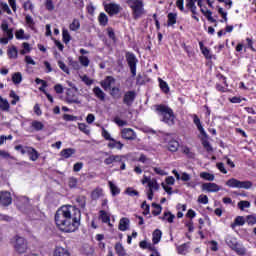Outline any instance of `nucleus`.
<instances>
[{"label": "nucleus", "instance_id": "21", "mask_svg": "<svg viewBox=\"0 0 256 256\" xmlns=\"http://www.w3.org/2000/svg\"><path fill=\"white\" fill-rule=\"evenodd\" d=\"M108 147L109 149H118L121 151V149H123V143L112 138L108 143Z\"/></svg>", "mask_w": 256, "mask_h": 256}, {"label": "nucleus", "instance_id": "51", "mask_svg": "<svg viewBox=\"0 0 256 256\" xmlns=\"http://www.w3.org/2000/svg\"><path fill=\"white\" fill-rule=\"evenodd\" d=\"M62 37H63L64 43H66V44L69 43V41H71V34H69V30L63 29Z\"/></svg>", "mask_w": 256, "mask_h": 256}, {"label": "nucleus", "instance_id": "30", "mask_svg": "<svg viewBox=\"0 0 256 256\" xmlns=\"http://www.w3.org/2000/svg\"><path fill=\"white\" fill-rule=\"evenodd\" d=\"M243 225H245V218L243 216H237L234 223L231 224V227L235 229V227H241Z\"/></svg>", "mask_w": 256, "mask_h": 256}, {"label": "nucleus", "instance_id": "28", "mask_svg": "<svg viewBox=\"0 0 256 256\" xmlns=\"http://www.w3.org/2000/svg\"><path fill=\"white\" fill-rule=\"evenodd\" d=\"M98 21L102 27H106V25L109 23V17L105 12H101L98 16Z\"/></svg>", "mask_w": 256, "mask_h": 256}, {"label": "nucleus", "instance_id": "50", "mask_svg": "<svg viewBox=\"0 0 256 256\" xmlns=\"http://www.w3.org/2000/svg\"><path fill=\"white\" fill-rule=\"evenodd\" d=\"M152 208H153L152 215H154L155 217H157V215H161V211H162L161 205L153 203Z\"/></svg>", "mask_w": 256, "mask_h": 256}, {"label": "nucleus", "instance_id": "45", "mask_svg": "<svg viewBox=\"0 0 256 256\" xmlns=\"http://www.w3.org/2000/svg\"><path fill=\"white\" fill-rule=\"evenodd\" d=\"M110 95L114 99H119L121 97V89H119V87H112Z\"/></svg>", "mask_w": 256, "mask_h": 256}, {"label": "nucleus", "instance_id": "38", "mask_svg": "<svg viewBox=\"0 0 256 256\" xmlns=\"http://www.w3.org/2000/svg\"><path fill=\"white\" fill-rule=\"evenodd\" d=\"M115 251H116L117 255H119V256L127 255V252L125 251V248L123 247V244H121V243H117L115 245Z\"/></svg>", "mask_w": 256, "mask_h": 256}, {"label": "nucleus", "instance_id": "16", "mask_svg": "<svg viewBox=\"0 0 256 256\" xmlns=\"http://www.w3.org/2000/svg\"><path fill=\"white\" fill-rule=\"evenodd\" d=\"M113 85H115V78H113V76H108L101 82V87H103L105 91L111 89Z\"/></svg>", "mask_w": 256, "mask_h": 256}, {"label": "nucleus", "instance_id": "39", "mask_svg": "<svg viewBox=\"0 0 256 256\" xmlns=\"http://www.w3.org/2000/svg\"><path fill=\"white\" fill-rule=\"evenodd\" d=\"M226 244L230 249H233L238 243H237V238L232 237V236H227L226 237Z\"/></svg>", "mask_w": 256, "mask_h": 256}, {"label": "nucleus", "instance_id": "12", "mask_svg": "<svg viewBox=\"0 0 256 256\" xmlns=\"http://www.w3.org/2000/svg\"><path fill=\"white\" fill-rule=\"evenodd\" d=\"M12 202H13V199L11 198V193L7 191L0 192V205L7 207L11 205Z\"/></svg>", "mask_w": 256, "mask_h": 256}, {"label": "nucleus", "instance_id": "55", "mask_svg": "<svg viewBox=\"0 0 256 256\" xmlns=\"http://www.w3.org/2000/svg\"><path fill=\"white\" fill-rule=\"evenodd\" d=\"M159 85H160V89L164 93H167L169 91V85L167 84V82L163 81L161 78L159 79Z\"/></svg>", "mask_w": 256, "mask_h": 256}, {"label": "nucleus", "instance_id": "9", "mask_svg": "<svg viewBox=\"0 0 256 256\" xmlns=\"http://www.w3.org/2000/svg\"><path fill=\"white\" fill-rule=\"evenodd\" d=\"M160 189L159 182H157V179L152 178V180L148 184V191H147V197L149 201H153V195H155V191Z\"/></svg>", "mask_w": 256, "mask_h": 256}, {"label": "nucleus", "instance_id": "41", "mask_svg": "<svg viewBox=\"0 0 256 256\" xmlns=\"http://www.w3.org/2000/svg\"><path fill=\"white\" fill-rule=\"evenodd\" d=\"M177 23V14L176 13H169L168 14V27H172V25H175Z\"/></svg>", "mask_w": 256, "mask_h": 256}, {"label": "nucleus", "instance_id": "37", "mask_svg": "<svg viewBox=\"0 0 256 256\" xmlns=\"http://www.w3.org/2000/svg\"><path fill=\"white\" fill-rule=\"evenodd\" d=\"M10 105L7 99L0 96V109L1 111H9Z\"/></svg>", "mask_w": 256, "mask_h": 256}, {"label": "nucleus", "instance_id": "49", "mask_svg": "<svg viewBox=\"0 0 256 256\" xmlns=\"http://www.w3.org/2000/svg\"><path fill=\"white\" fill-rule=\"evenodd\" d=\"M177 251L179 255H187L189 253V246L181 245L177 247Z\"/></svg>", "mask_w": 256, "mask_h": 256}, {"label": "nucleus", "instance_id": "64", "mask_svg": "<svg viewBox=\"0 0 256 256\" xmlns=\"http://www.w3.org/2000/svg\"><path fill=\"white\" fill-rule=\"evenodd\" d=\"M246 223H247L248 225H255V223H256V217L253 216V215L247 216V218H246Z\"/></svg>", "mask_w": 256, "mask_h": 256}, {"label": "nucleus", "instance_id": "7", "mask_svg": "<svg viewBox=\"0 0 256 256\" xmlns=\"http://www.w3.org/2000/svg\"><path fill=\"white\" fill-rule=\"evenodd\" d=\"M104 9L110 17H113V15H119L120 12L123 11V7H121L120 4H117L115 2H110L108 4L104 5Z\"/></svg>", "mask_w": 256, "mask_h": 256}, {"label": "nucleus", "instance_id": "36", "mask_svg": "<svg viewBox=\"0 0 256 256\" xmlns=\"http://www.w3.org/2000/svg\"><path fill=\"white\" fill-rule=\"evenodd\" d=\"M232 251H235L237 255H245L247 253V249H245L243 246L239 245V243L232 248Z\"/></svg>", "mask_w": 256, "mask_h": 256}, {"label": "nucleus", "instance_id": "3", "mask_svg": "<svg viewBox=\"0 0 256 256\" xmlns=\"http://www.w3.org/2000/svg\"><path fill=\"white\" fill-rule=\"evenodd\" d=\"M125 2L132 10V16L134 19H140V17L145 15L143 0H125Z\"/></svg>", "mask_w": 256, "mask_h": 256}, {"label": "nucleus", "instance_id": "29", "mask_svg": "<svg viewBox=\"0 0 256 256\" xmlns=\"http://www.w3.org/2000/svg\"><path fill=\"white\" fill-rule=\"evenodd\" d=\"M69 29L70 31H79V29H81V22L79 19L74 18L69 25Z\"/></svg>", "mask_w": 256, "mask_h": 256}, {"label": "nucleus", "instance_id": "10", "mask_svg": "<svg viewBox=\"0 0 256 256\" xmlns=\"http://www.w3.org/2000/svg\"><path fill=\"white\" fill-rule=\"evenodd\" d=\"M121 137L127 141H135L137 139V134L131 128H123L121 130Z\"/></svg>", "mask_w": 256, "mask_h": 256}, {"label": "nucleus", "instance_id": "40", "mask_svg": "<svg viewBox=\"0 0 256 256\" xmlns=\"http://www.w3.org/2000/svg\"><path fill=\"white\" fill-rule=\"evenodd\" d=\"M200 178L204 179V181H215V175H213L209 172H201Z\"/></svg>", "mask_w": 256, "mask_h": 256}, {"label": "nucleus", "instance_id": "63", "mask_svg": "<svg viewBox=\"0 0 256 256\" xmlns=\"http://www.w3.org/2000/svg\"><path fill=\"white\" fill-rule=\"evenodd\" d=\"M25 19L26 24L30 27V29H33L35 27V21L33 20V17L27 15Z\"/></svg>", "mask_w": 256, "mask_h": 256}, {"label": "nucleus", "instance_id": "20", "mask_svg": "<svg viewBox=\"0 0 256 256\" xmlns=\"http://www.w3.org/2000/svg\"><path fill=\"white\" fill-rule=\"evenodd\" d=\"M130 221L129 218H121L119 221V231H127L129 229Z\"/></svg>", "mask_w": 256, "mask_h": 256}, {"label": "nucleus", "instance_id": "44", "mask_svg": "<svg viewBox=\"0 0 256 256\" xmlns=\"http://www.w3.org/2000/svg\"><path fill=\"white\" fill-rule=\"evenodd\" d=\"M22 50H20V55H27L29 53H31V45H29V43L24 42L22 43Z\"/></svg>", "mask_w": 256, "mask_h": 256}, {"label": "nucleus", "instance_id": "6", "mask_svg": "<svg viewBox=\"0 0 256 256\" xmlns=\"http://www.w3.org/2000/svg\"><path fill=\"white\" fill-rule=\"evenodd\" d=\"M126 61L130 67V71L133 77H135V75H137V63H139V60H137V56H135V54L131 52H127Z\"/></svg>", "mask_w": 256, "mask_h": 256}, {"label": "nucleus", "instance_id": "46", "mask_svg": "<svg viewBox=\"0 0 256 256\" xmlns=\"http://www.w3.org/2000/svg\"><path fill=\"white\" fill-rule=\"evenodd\" d=\"M57 0H45V7L47 11H55V3Z\"/></svg>", "mask_w": 256, "mask_h": 256}, {"label": "nucleus", "instance_id": "11", "mask_svg": "<svg viewBox=\"0 0 256 256\" xmlns=\"http://www.w3.org/2000/svg\"><path fill=\"white\" fill-rule=\"evenodd\" d=\"M202 191H207V193H218V191H221V186L213 182L204 183L202 184Z\"/></svg>", "mask_w": 256, "mask_h": 256}, {"label": "nucleus", "instance_id": "26", "mask_svg": "<svg viewBox=\"0 0 256 256\" xmlns=\"http://www.w3.org/2000/svg\"><path fill=\"white\" fill-rule=\"evenodd\" d=\"M161 237H163V232H161L159 229H156L152 234V242L154 245H157V243L161 241Z\"/></svg>", "mask_w": 256, "mask_h": 256}, {"label": "nucleus", "instance_id": "52", "mask_svg": "<svg viewBox=\"0 0 256 256\" xmlns=\"http://www.w3.org/2000/svg\"><path fill=\"white\" fill-rule=\"evenodd\" d=\"M79 63L83 66V67H87L89 65V63H91V61L89 60V58L87 56H80L78 58Z\"/></svg>", "mask_w": 256, "mask_h": 256}, {"label": "nucleus", "instance_id": "4", "mask_svg": "<svg viewBox=\"0 0 256 256\" xmlns=\"http://www.w3.org/2000/svg\"><path fill=\"white\" fill-rule=\"evenodd\" d=\"M13 249L18 255H23L26 251L29 250V244L27 239L22 236L16 235L11 240Z\"/></svg>", "mask_w": 256, "mask_h": 256}, {"label": "nucleus", "instance_id": "24", "mask_svg": "<svg viewBox=\"0 0 256 256\" xmlns=\"http://www.w3.org/2000/svg\"><path fill=\"white\" fill-rule=\"evenodd\" d=\"M93 93L95 97H97V99H99L100 101H105V92H103L101 88H99L98 86L94 87Z\"/></svg>", "mask_w": 256, "mask_h": 256}, {"label": "nucleus", "instance_id": "54", "mask_svg": "<svg viewBox=\"0 0 256 256\" xmlns=\"http://www.w3.org/2000/svg\"><path fill=\"white\" fill-rule=\"evenodd\" d=\"M208 245H209L208 247L210 251H214V252L219 251V244L217 243V241L212 240L208 243Z\"/></svg>", "mask_w": 256, "mask_h": 256}, {"label": "nucleus", "instance_id": "17", "mask_svg": "<svg viewBox=\"0 0 256 256\" xmlns=\"http://www.w3.org/2000/svg\"><path fill=\"white\" fill-rule=\"evenodd\" d=\"M1 29L4 31L6 39L11 41V39H13V29H9V24H7V21L4 20L2 22Z\"/></svg>", "mask_w": 256, "mask_h": 256}, {"label": "nucleus", "instance_id": "5", "mask_svg": "<svg viewBox=\"0 0 256 256\" xmlns=\"http://www.w3.org/2000/svg\"><path fill=\"white\" fill-rule=\"evenodd\" d=\"M227 187L232 189H251L253 183L251 181H240L235 178H231L226 182Z\"/></svg>", "mask_w": 256, "mask_h": 256}, {"label": "nucleus", "instance_id": "22", "mask_svg": "<svg viewBox=\"0 0 256 256\" xmlns=\"http://www.w3.org/2000/svg\"><path fill=\"white\" fill-rule=\"evenodd\" d=\"M26 154L29 155L30 161H37V159H39V152L33 147H29Z\"/></svg>", "mask_w": 256, "mask_h": 256}, {"label": "nucleus", "instance_id": "19", "mask_svg": "<svg viewBox=\"0 0 256 256\" xmlns=\"http://www.w3.org/2000/svg\"><path fill=\"white\" fill-rule=\"evenodd\" d=\"M121 155H111L104 160L105 165H113V163L121 162Z\"/></svg>", "mask_w": 256, "mask_h": 256}, {"label": "nucleus", "instance_id": "47", "mask_svg": "<svg viewBox=\"0 0 256 256\" xmlns=\"http://www.w3.org/2000/svg\"><path fill=\"white\" fill-rule=\"evenodd\" d=\"M251 207V202L242 200L238 202V208L240 211H245V209H249Z\"/></svg>", "mask_w": 256, "mask_h": 256}, {"label": "nucleus", "instance_id": "14", "mask_svg": "<svg viewBox=\"0 0 256 256\" xmlns=\"http://www.w3.org/2000/svg\"><path fill=\"white\" fill-rule=\"evenodd\" d=\"M66 101L67 103H76V105H79L81 103V101L79 100L77 95L73 93V90L71 88H68L66 90Z\"/></svg>", "mask_w": 256, "mask_h": 256}, {"label": "nucleus", "instance_id": "62", "mask_svg": "<svg viewBox=\"0 0 256 256\" xmlns=\"http://www.w3.org/2000/svg\"><path fill=\"white\" fill-rule=\"evenodd\" d=\"M15 37H16V39H21V40L27 39V37H25V30H23V29L17 30L15 33Z\"/></svg>", "mask_w": 256, "mask_h": 256}, {"label": "nucleus", "instance_id": "15", "mask_svg": "<svg viewBox=\"0 0 256 256\" xmlns=\"http://www.w3.org/2000/svg\"><path fill=\"white\" fill-rule=\"evenodd\" d=\"M172 173L173 175H175L177 181H184L185 183L191 181V175L187 172H182L181 174H179L177 170H172Z\"/></svg>", "mask_w": 256, "mask_h": 256}, {"label": "nucleus", "instance_id": "25", "mask_svg": "<svg viewBox=\"0 0 256 256\" xmlns=\"http://www.w3.org/2000/svg\"><path fill=\"white\" fill-rule=\"evenodd\" d=\"M199 47L206 59H212L213 55H211V50L203 45V42H199Z\"/></svg>", "mask_w": 256, "mask_h": 256}, {"label": "nucleus", "instance_id": "23", "mask_svg": "<svg viewBox=\"0 0 256 256\" xmlns=\"http://www.w3.org/2000/svg\"><path fill=\"white\" fill-rule=\"evenodd\" d=\"M31 128L34 129V131H43L45 124L39 120H34L31 122Z\"/></svg>", "mask_w": 256, "mask_h": 256}, {"label": "nucleus", "instance_id": "35", "mask_svg": "<svg viewBox=\"0 0 256 256\" xmlns=\"http://www.w3.org/2000/svg\"><path fill=\"white\" fill-rule=\"evenodd\" d=\"M198 0H187L186 1V6L188 7V9H191L192 13L194 15H197V6H195V2H197Z\"/></svg>", "mask_w": 256, "mask_h": 256}, {"label": "nucleus", "instance_id": "8", "mask_svg": "<svg viewBox=\"0 0 256 256\" xmlns=\"http://www.w3.org/2000/svg\"><path fill=\"white\" fill-rule=\"evenodd\" d=\"M163 143H166V147L172 152L175 153L177 149H179V142L177 140L173 139V137L169 134H165L163 136Z\"/></svg>", "mask_w": 256, "mask_h": 256}, {"label": "nucleus", "instance_id": "27", "mask_svg": "<svg viewBox=\"0 0 256 256\" xmlns=\"http://www.w3.org/2000/svg\"><path fill=\"white\" fill-rule=\"evenodd\" d=\"M53 256H71V254H69L67 249L63 247H57L53 252Z\"/></svg>", "mask_w": 256, "mask_h": 256}, {"label": "nucleus", "instance_id": "56", "mask_svg": "<svg viewBox=\"0 0 256 256\" xmlns=\"http://www.w3.org/2000/svg\"><path fill=\"white\" fill-rule=\"evenodd\" d=\"M10 97L13 99L11 101V105H17V103H19V96L15 93V91L10 92Z\"/></svg>", "mask_w": 256, "mask_h": 256}, {"label": "nucleus", "instance_id": "61", "mask_svg": "<svg viewBox=\"0 0 256 256\" xmlns=\"http://www.w3.org/2000/svg\"><path fill=\"white\" fill-rule=\"evenodd\" d=\"M101 195H103V190L97 188L92 192V199H99Z\"/></svg>", "mask_w": 256, "mask_h": 256}, {"label": "nucleus", "instance_id": "34", "mask_svg": "<svg viewBox=\"0 0 256 256\" xmlns=\"http://www.w3.org/2000/svg\"><path fill=\"white\" fill-rule=\"evenodd\" d=\"M100 219L103 223H108L109 225H111V216L107 212H105V210L100 211Z\"/></svg>", "mask_w": 256, "mask_h": 256}, {"label": "nucleus", "instance_id": "43", "mask_svg": "<svg viewBox=\"0 0 256 256\" xmlns=\"http://www.w3.org/2000/svg\"><path fill=\"white\" fill-rule=\"evenodd\" d=\"M12 81L15 85H19L23 81V75L20 72H16L12 75Z\"/></svg>", "mask_w": 256, "mask_h": 256}, {"label": "nucleus", "instance_id": "13", "mask_svg": "<svg viewBox=\"0 0 256 256\" xmlns=\"http://www.w3.org/2000/svg\"><path fill=\"white\" fill-rule=\"evenodd\" d=\"M193 123L196 125L199 133L202 135V137L207 138V132H205V128H203V125L201 124V119H199V116L196 114L192 115Z\"/></svg>", "mask_w": 256, "mask_h": 256}, {"label": "nucleus", "instance_id": "31", "mask_svg": "<svg viewBox=\"0 0 256 256\" xmlns=\"http://www.w3.org/2000/svg\"><path fill=\"white\" fill-rule=\"evenodd\" d=\"M61 157H64V159H69V157L75 155V149L73 148H68V149H63L60 152Z\"/></svg>", "mask_w": 256, "mask_h": 256}, {"label": "nucleus", "instance_id": "32", "mask_svg": "<svg viewBox=\"0 0 256 256\" xmlns=\"http://www.w3.org/2000/svg\"><path fill=\"white\" fill-rule=\"evenodd\" d=\"M108 185L110 187V191H111L113 197H115V195H119L121 193V190L119 189V187H117V184L113 183V181H109Z\"/></svg>", "mask_w": 256, "mask_h": 256}, {"label": "nucleus", "instance_id": "42", "mask_svg": "<svg viewBox=\"0 0 256 256\" xmlns=\"http://www.w3.org/2000/svg\"><path fill=\"white\" fill-rule=\"evenodd\" d=\"M19 52L17 51V47L12 46L8 49V57L10 59H17Z\"/></svg>", "mask_w": 256, "mask_h": 256}, {"label": "nucleus", "instance_id": "48", "mask_svg": "<svg viewBox=\"0 0 256 256\" xmlns=\"http://www.w3.org/2000/svg\"><path fill=\"white\" fill-rule=\"evenodd\" d=\"M175 219V215H173L171 212H164V215L162 217L163 221H167L168 223H173Z\"/></svg>", "mask_w": 256, "mask_h": 256}, {"label": "nucleus", "instance_id": "53", "mask_svg": "<svg viewBox=\"0 0 256 256\" xmlns=\"http://www.w3.org/2000/svg\"><path fill=\"white\" fill-rule=\"evenodd\" d=\"M78 129H80L82 133H85L86 135H89V133H91V131L89 130V126H87V124L85 123H79Z\"/></svg>", "mask_w": 256, "mask_h": 256}, {"label": "nucleus", "instance_id": "59", "mask_svg": "<svg viewBox=\"0 0 256 256\" xmlns=\"http://www.w3.org/2000/svg\"><path fill=\"white\" fill-rule=\"evenodd\" d=\"M198 203H201L202 205H207V203H209V197H207V195L205 194H201L198 197Z\"/></svg>", "mask_w": 256, "mask_h": 256}, {"label": "nucleus", "instance_id": "2", "mask_svg": "<svg viewBox=\"0 0 256 256\" xmlns=\"http://www.w3.org/2000/svg\"><path fill=\"white\" fill-rule=\"evenodd\" d=\"M156 111L162 117V121L167 125H175V114L173 109L166 105H157Z\"/></svg>", "mask_w": 256, "mask_h": 256}, {"label": "nucleus", "instance_id": "58", "mask_svg": "<svg viewBox=\"0 0 256 256\" xmlns=\"http://www.w3.org/2000/svg\"><path fill=\"white\" fill-rule=\"evenodd\" d=\"M0 10L4 13H7L8 15H11V8H9V5L7 3H0Z\"/></svg>", "mask_w": 256, "mask_h": 256}, {"label": "nucleus", "instance_id": "57", "mask_svg": "<svg viewBox=\"0 0 256 256\" xmlns=\"http://www.w3.org/2000/svg\"><path fill=\"white\" fill-rule=\"evenodd\" d=\"M15 150L20 151L22 155H25L29 151V146L23 147L22 145H17V146H15Z\"/></svg>", "mask_w": 256, "mask_h": 256}, {"label": "nucleus", "instance_id": "18", "mask_svg": "<svg viewBox=\"0 0 256 256\" xmlns=\"http://www.w3.org/2000/svg\"><path fill=\"white\" fill-rule=\"evenodd\" d=\"M135 101V92L133 91H128L124 95L123 102L125 105L131 106L133 105V102Z\"/></svg>", "mask_w": 256, "mask_h": 256}, {"label": "nucleus", "instance_id": "60", "mask_svg": "<svg viewBox=\"0 0 256 256\" xmlns=\"http://www.w3.org/2000/svg\"><path fill=\"white\" fill-rule=\"evenodd\" d=\"M58 67H59L64 73H67V75H69V67H67V65H65V62L59 60V61H58Z\"/></svg>", "mask_w": 256, "mask_h": 256}, {"label": "nucleus", "instance_id": "33", "mask_svg": "<svg viewBox=\"0 0 256 256\" xmlns=\"http://www.w3.org/2000/svg\"><path fill=\"white\" fill-rule=\"evenodd\" d=\"M76 205L80 207V209H85V205H87V198H85V196L76 197Z\"/></svg>", "mask_w": 256, "mask_h": 256}, {"label": "nucleus", "instance_id": "1", "mask_svg": "<svg viewBox=\"0 0 256 256\" xmlns=\"http://www.w3.org/2000/svg\"><path fill=\"white\" fill-rule=\"evenodd\" d=\"M55 223L64 233H75L81 225V210L73 205L61 206L55 214Z\"/></svg>", "mask_w": 256, "mask_h": 256}]
</instances>
